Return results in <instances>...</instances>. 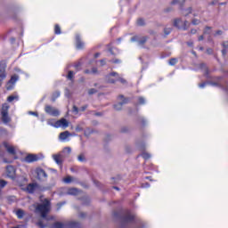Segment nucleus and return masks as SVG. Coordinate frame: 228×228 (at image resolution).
<instances>
[{
  "instance_id": "f3484780",
  "label": "nucleus",
  "mask_w": 228,
  "mask_h": 228,
  "mask_svg": "<svg viewBox=\"0 0 228 228\" xmlns=\"http://www.w3.org/2000/svg\"><path fill=\"white\" fill-rule=\"evenodd\" d=\"M53 158L57 165H63V159L61 157V154L53 155Z\"/></svg>"
},
{
  "instance_id": "37998d69",
  "label": "nucleus",
  "mask_w": 228,
  "mask_h": 228,
  "mask_svg": "<svg viewBox=\"0 0 228 228\" xmlns=\"http://www.w3.org/2000/svg\"><path fill=\"white\" fill-rule=\"evenodd\" d=\"M209 31H211V27H206L205 28V30H204V33H209Z\"/></svg>"
},
{
  "instance_id": "09e8293b",
  "label": "nucleus",
  "mask_w": 228,
  "mask_h": 228,
  "mask_svg": "<svg viewBox=\"0 0 228 228\" xmlns=\"http://www.w3.org/2000/svg\"><path fill=\"white\" fill-rule=\"evenodd\" d=\"M207 53L213 54V49L212 48H208L207 49Z\"/></svg>"
},
{
  "instance_id": "72a5a7b5",
  "label": "nucleus",
  "mask_w": 228,
  "mask_h": 228,
  "mask_svg": "<svg viewBox=\"0 0 228 228\" xmlns=\"http://www.w3.org/2000/svg\"><path fill=\"white\" fill-rule=\"evenodd\" d=\"M94 94H97V90L95 88H91L88 91L89 95H94Z\"/></svg>"
},
{
  "instance_id": "f03ea898",
  "label": "nucleus",
  "mask_w": 228,
  "mask_h": 228,
  "mask_svg": "<svg viewBox=\"0 0 228 228\" xmlns=\"http://www.w3.org/2000/svg\"><path fill=\"white\" fill-rule=\"evenodd\" d=\"M10 110V105L8 103H4L2 105L1 118L4 124H10L12 122V118L8 115V110Z\"/></svg>"
},
{
  "instance_id": "8fccbe9b",
  "label": "nucleus",
  "mask_w": 228,
  "mask_h": 228,
  "mask_svg": "<svg viewBox=\"0 0 228 228\" xmlns=\"http://www.w3.org/2000/svg\"><path fill=\"white\" fill-rule=\"evenodd\" d=\"M141 124L142 126H145V124H147V121L145 120V118H141Z\"/></svg>"
},
{
  "instance_id": "2f4dec72",
  "label": "nucleus",
  "mask_w": 228,
  "mask_h": 228,
  "mask_svg": "<svg viewBox=\"0 0 228 228\" xmlns=\"http://www.w3.org/2000/svg\"><path fill=\"white\" fill-rule=\"evenodd\" d=\"M6 184H8V182H6V180H0V188H4V186H6Z\"/></svg>"
},
{
  "instance_id": "1a4fd4ad",
  "label": "nucleus",
  "mask_w": 228,
  "mask_h": 228,
  "mask_svg": "<svg viewBox=\"0 0 228 228\" xmlns=\"http://www.w3.org/2000/svg\"><path fill=\"white\" fill-rule=\"evenodd\" d=\"M135 216L132 215L129 210L126 211V214L123 216L124 224H131V222H134Z\"/></svg>"
},
{
  "instance_id": "f8f14e48",
  "label": "nucleus",
  "mask_w": 228,
  "mask_h": 228,
  "mask_svg": "<svg viewBox=\"0 0 228 228\" xmlns=\"http://www.w3.org/2000/svg\"><path fill=\"white\" fill-rule=\"evenodd\" d=\"M38 159H40V158L38 157V155L36 154H28L25 157L24 159V162L25 163H35V161H38Z\"/></svg>"
},
{
  "instance_id": "0eeeda50",
  "label": "nucleus",
  "mask_w": 228,
  "mask_h": 228,
  "mask_svg": "<svg viewBox=\"0 0 228 228\" xmlns=\"http://www.w3.org/2000/svg\"><path fill=\"white\" fill-rule=\"evenodd\" d=\"M17 81H19V75H12L7 83V90H13V86L17 83Z\"/></svg>"
},
{
  "instance_id": "c85d7f7f",
  "label": "nucleus",
  "mask_w": 228,
  "mask_h": 228,
  "mask_svg": "<svg viewBox=\"0 0 228 228\" xmlns=\"http://www.w3.org/2000/svg\"><path fill=\"white\" fill-rule=\"evenodd\" d=\"M141 156L143 158V159H151V153L143 152L141 154Z\"/></svg>"
},
{
  "instance_id": "39448f33",
  "label": "nucleus",
  "mask_w": 228,
  "mask_h": 228,
  "mask_svg": "<svg viewBox=\"0 0 228 228\" xmlns=\"http://www.w3.org/2000/svg\"><path fill=\"white\" fill-rule=\"evenodd\" d=\"M117 77H118V72H110L105 77L106 83L115 85V83H117Z\"/></svg>"
},
{
  "instance_id": "bf43d9fd",
  "label": "nucleus",
  "mask_w": 228,
  "mask_h": 228,
  "mask_svg": "<svg viewBox=\"0 0 228 228\" xmlns=\"http://www.w3.org/2000/svg\"><path fill=\"white\" fill-rule=\"evenodd\" d=\"M222 54L223 56H225V54H227V50L225 48L222 50Z\"/></svg>"
},
{
  "instance_id": "4d7b16f0",
  "label": "nucleus",
  "mask_w": 228,
  "mask_h": 228,
  "mask_svg": "<svg viewBox=\"0 0 228 228\" xmlns=\"http://www.w3.org/2000/svg\"><path fill=\"white\" fill-rule=\"evenodd\" d=\"M98 70H97V68H93L92 69V73L93 74H97Z\"/></svg>"
},
{
  "instance_id": "680f3d73",
  "label": "nucleus",
  "mask_w": 228,
  "mask_h": 228,
  "mask_svg": "<svg viewBox=\"0 0 228 228\" xmlns=\"http://www.w3.org/2000/svg\"><path fill=\"white\" fill-rule=\"evenodd\" d=\"M177 3H179V0H173L171 2V4H177Z\"/></svg>"
},
{
  "instance_id": "6ab92c4d",
  "label": "nucleus",
  "mask_w": 228,
  "mask_h": 228,
  "mask_svg": "<svg viewBox=\"0 0 228 228\" xmlns=\"http://www.w3.org/2000/svg\"><path fill=\"white\" fill-rule=\"evenodd\" d=\"M25 212L22 209H18L16 211V216L19 218V220H22L24 218Z\"/></svg>"
},
{
  "instance_id": "a18cd8bd",
  "label": "nucleus",
  "mask_w": 228,
  "mask_h": 228,
  "mask_svg": "<svg viewBox=\"0 0 228 228\" xmlns=\"http://www.w3.org/2000/svg\"><path fill=\"white\" fill-rule=\"evenodd\" d=\"M86 108H88V105H84L80 108V111H86Z\"/></svg>"
},
{
  "instance_id": "cd10ccee",
  "label": "nucleus",
  "mask_w": 228,
  "mask_h": 228,
  "mask_svg": "<svg viewBox=\"0 0 228 228\" xmlns=\"http://www.w3.org/2000/svg\"><path fill=\"white\" fill-rule=\"evenodd\" d=\"M63 182L66 184H70V183H72V176H66L65 178H63Z\"/></svg>"
},
{
  "instance_id": "9d476101",
  "label": "nucleus",
  "mask_w": 228,
  "mask_h": 228,
  "mask_svg": "<svg viewBox=\"0 0 228 228\" xmlns=\"http://www.w3.org/2000/svg\"><path fill=\"white\" fill-rule=\"evenodd\" d=\"M6 175L7 177H10V179H15L16 169L13 166L6 167Z\"/></svg>"
},
{
  "instance_id": "ddd939ff",
  "label": "nucleus",
  "mask_w": 228,
  "mask_h": 228,
  "mask_svg": "<svg viewBox=\"0 0 228 228\" xmlns=\"http://www.w3.org/2000/svg\"><path fill=\"white\" fill-rule=\"evenodd\" d=\"M54 127H69V121L65 118H61L54 123Z\"/></svg>"
},
{
  "instance_id": "a878e982",
  "label": "nucleus",
  "mask_w": 228,
  "mask_h": 228,
  "mask_svg": "<svg viewBox=\"0 0 228 228\" xmlns=\"http://www.w3.org/2000/svg\"><path fill=\"white\" fill-rule=\"evenodd\" d=\"M177 58H171L168 61L169 65H171L172 67H174V65L177 64Z\"/></svg>"
},
{
  "instance_id": "e2e57ef3",
  "label": "nucleus",
  "mask_w": 228,
  "mask_h": 228,
  "mask_svg": "<svg viewBox=\"0 0 228 228\" xmlns=\"http://www.w3.org/2000/svg\"><path fill=\"white\" fill-rule=\"evenodd\" d=\"M79 216H80V218H85V216H86V214H85V213H80Z\"/></svg>"
},
{
  "instance_id": "f257e3e1",
  "label": "nucleus",
  "mask_w": 228,
  "mask_h": 228,
  "mask_svg": "<svg viewBox=\"0 0 228 228\" xmlns=\"http://www.w3.org/2000/svg\"><path fill=\"white\" fill-rule=\"evenodd\" d=\"M36 209L41 214L42 218H47V214L51 210V201L45 199L44 203L37 205Z\"/></svg>"
},
{
  "instance_id": "20e7f679",
  "label": "nucleus",
  "mask_w": 228,
  "mask_h": 228,
  "mask_svg": "<svg viewBox=\"0 0 228 228\" xmlns=\"http://www.w3.org/2000/svg\"><path fill=\"white\" fill-rule=\"evenodd\" d=\"M118 99H120L122 101V102L114 104V110H116V111H120V110H122L124 104H127L130 100H129V98H126L123 94L118 95Z\"/></svg>"
},
{
  "instance_id": "864d4df0",
  "label": "nucleus",
  "mask_w": 228,
  "mask_h": 228,
  "mask_svg": "<svg viewBox=\"0 0 228 228\" xmlns=\"http://www.w3.org/2000/svg\"><path fill=\"white\" fill-rule=\"evenodd\" d=\"M102 67H103V65H106V60L102 59L100 61Z\"/></svg>"
},
{
  "instance_id": "603ef678",
  "label": "nucleus",
  "mask_w": 228,
  "mask_h": 228,
  "mask_svg": "<svg viewBox=\"0 0 228 228\" xmlns=\"http://www.w3.org/2000/svg\"><path fill=\"white\" fill-rule=\"evenodd\" d=\"M109 53H110V54L112 55H115V53L113 52V47L109 48Z\"/></svg>"
},
{
  "instance_id": "6e6552de",
  "label": "nucleus",
  "mask_w": 228,
  "mask_h": 228,
  "mask_svg": "<svg viewBox=\"0 0 228 228\" xmlns=\"http://www.w3.org/2000/svg\"><path fill=\"white\" fill-rule=\"evenodd\" d=\"M36 174L39 181H44V179H47V173H45V170H44L42 167H37Z\"/></svg>"
},
{
  "instance_id": "de8ad7c7",
  "label": "nucleus",
  "mask_w": 228,
  "mask_h": 228,
  "mask_svg": "<svg viewBox=\"0 0 228 228\" xmlns=\"http://www.w3.org/2000/svg\"><path fill=\"white\" fill-rule=\"evenodd\" d=\"M207 83L203 82L201 84L199 85L200 88H205L206 87Z\"/></svg>"
},
{
  "instance_id": "a211bd4d",
  "label": "nucleus",
  "mask_w": 228,
  "mask_h": 228,
  "mask_svg": "<svg viewBox=\"0 0 228 228\" xmlns=\"http://www.w3.org/2000/svg\"><path fill=\"white\" fill-rule=\"evenodd\" d=\"M69 136H71L70 132H69V131H64V132H61V133L60 134L59 138H60L61 140H67V138H69Z\"/></svg>"
},
{
  "instance_id": "052dcab7",
  "label": "nucleus",
  "mask_w": 228,
  "mask_h": 228,
  "mask_svg": "<svg viewBox=\"0 0 228 228\" xmlns=\"http://www.w3.org/2000/svg\"><path fill=\"white\" fill-rule=\"evenodd\" d=\"M121 133H127V127H123L121 129Z\"/></svg>"
},
{
  "instance_id": "393cba45",
  "label": "nucleus",
  "mask_w": 228,
  "mask_h": 228,
  "mask_svg": "<svg viewBox=\"0 0 228 228\" xmlns=\"http://www.w3.org/2000/svg\"><path fill=\"white\" fill-rule=\"evenodd\" d=\"M117 81H119V83H122V85H126V83H127V81H126L125 78L120 77V76L118 75V77H117V78H116V82H117Z\"/></svg>"
},
{
  "instance_id": "774afa93",
  "label": "nucleus",
  "mask_w": 228,
  "mask_h": 228,
  "mask_svg": "<svg viewBox=\"0 0 228 228\" xmlns=\"http://www.w3.org/2000/svg\"><path fill=\"white\" fill-rule=\"evenodd\" d=\"M84 72H85V74H90L91 73V71L89 69H86Z\"/></svg>"
},
{
  "instance_id": "0e129e2a",
  "label": "nucleus",
  "mask_w": 228,
  "mask_h": 228,
  "mask_svg": "<svg viewBox=\"0 0 228 228\" xmlns=\"http://www.w3.org/2000/svg\"><path fill=\"white\" fill-rule=\"evenodd\" d=\"M199 42H201V40H204V36H200L198 37Z\"/></svg>"
},
{
  "instance_id": "79ce46f5",
  "label": "nucleus",
  "mask_w": 228,
  "mask_h": 228,
  "mask_svg": "<svg viewBox=\"0 0 228 228\" xmlns=\"http://www.w3.org/2000/svg\"><path fill=\"white\" fill-rule=\"evenodd\" d=\"M73 111H74L75 113H79V108H77V106L74 105V106H73Z\"/></svg>"
},
{
  "instance_id": "3c124183",
  "label": "nucleus",
  "mask_w": 228,
  "mask_h": 228,
  "mask_svg": "<svg viewBox=\"0 0 228 228\" xmlns=\"http://www.w3.org/2000/svg\"><path fill=\"white\" fill-rule=\"evenodd\" d=\"M191 35H196L197 34V29H195V28H192V29H191Z\"/></svg>"
},
{
  "instance_id": "e433bc0d",
  "label": "nucleus",
  "mask_w": 228,
  "mask_h": 228,
  "mask_svg": "<svg viewBox=\"0 0 228 228\" xmlns=\"http://www.w3.org/2000/svg\"><path fill=\"white\" fill-rule=\"evenodd\" d=\"M15 99H16L15 96L10 95V96H8L7 101H8V102H13V101H15Z\"/></svg>"
},
{
  "instance_id": "c756f323",
  "label": "nucleus",
  "mask_w": 228,
  "mask_h": 228,
  "mask_svg": "<svg viewBox=\"0 0 228 228\" xmlns=\"http://www.w3.org/2000/svg\"><path fill=\"white\" fill-rule=\"evenodd\" d=\"M137 26H145V20L139 18L137 20Z\"/></svg>"
},
{
  "instance_id": "49530a36",
  "label": "nucleus",
  "mask_w": 228,
  "mask_h": 228,
  "mask_svg": "<svg viewBox=\"0 0 228 228\" xmlns=\"http://www.w3.org/2000/svg\"><path fill=\"white\" fill-rule=\"evenodd\" d=\"M223 47H224V49H228V41L223 43Z\"/></svg>"
},
{
  "instance_id": "5701e85b",
  "label": "nucleus",
  "mask_w": 228,
  "mask_h": 228,
  "mask_svg": "<svg viewBox=\"0 0 228 228\" xmlns=\"http://www.w3.org/2000/svg\"><path fill=\"white\" fill-rule=\"evenodd\" d=\"M149 40L148 37H142L139 41L138 44L139 45H144V44Z\"/></svg>"
},
{
  "instance_id": "c03bdc74",
  "label": "nucleus",
  "mask_w": 228,
  "mask_h": 228,
  "mask_svg": "<svg viewBox=\"0 0 228 228\" xmlns=\"http://www.w3.org/2000/svg\"><path fill=\"white\" fill-rule=\"evenodd\" d=\"M28 113L29 115H34V117H38V112L29 111Z\"/></svg>"
},
{
  "instance_id": "dca6fc26",
  "label": "nucleus",
  "mask_w": 228,
  "mask_h": 228,
  "mask_svg": "<svg viewBox=\"0 0 228 228\" xmlns=\"http://www.w3.org/2000/svg\"><path fill=\"white\" fill-rule=\"evenodd\" d=\"M37 186H38V184L37 183H28L27 185V191H28V193H35V190H37Z\"/></svg>"
},
{
  "instance_id": "9b49d317",
  "label": "nucleus",
  "mask_w": 228,
  "mask_h": 228,
  "mask_svg": "<svg viewBox=\"0 0 228 228\" xmlns=\"http://www.w3.org/2000/svg\"><path fill=\"white\" fill-rule=\"evenodd\" d=\"M3 146L4 147V149H6L8 154H11L12 156H15V154H17V151H15V147L10 145L8 142H4Z\"/></svg>"
},
{
  "instance_id": "2eb2a0df",
  "label": "nucleus",
  "mask_w": 228,
  "mask_h": 228,
  "mask_svg": "<svg viewBox=\"0 0 228 228\" xmlns=\"http://www.w3.org/2000/svg\"><path fill=\"white\" fill-rule=\"evenodd\" d=\"M77 49H85V43L81 40V36L75 37Z\"/></svg>"
},
{
  "instance_id": "473e14b6",
  "label": "nucleus",
  "mask_w": 228,
  "mask_h": 228,
  "mask_svg": "<svg viewBox=\"0 0 228 228\" xmlns=\"http://www.w3.org/2000/svg\"><path fill=\"white\" fill-rule=\"evenodd\" d=\"M74 68L76 69L77 72H79V70H81V62L75 64Z\"/></svg>"
},
{
  "instance_id": "5fc2aeb1",
  "label": "nucleus",
  "mask_w": 228,
  "mask_h": 228,
  "mask_svg": "<svg viewBox=\"0 0 228 228\" xmlns=\"http://www.w3.org/2000/svg\"><path fill=\"white\" fill-rule=\"evenodd\" d=\"M65 151H67V152H68L69 154H70V152H72V150L70 149V147H66V148H65Z\"/></svg>"
},
{
  "instance_id": "7ed1b4c3",
  "label": "nucleus",
  "mask_w": 228,
  "mask_h": 228,
  "mask_svg": "<svg viewBox=\"0 0 228 228\" xmlns=\"http://www.w3.org/2000/svg\"><path fill=\"white\" fill-rule=\"evenodd\" d=\"M174 26L175 28H177L178 29H183V31H186L190 28V24H188V21H184L183 23V20L177 18L174 20Z\"/></svg>"
},
{
  "instance_id": "69168bd1",
  "label": "nucleus",
  "mask_w": 228,
  "mask_h": 228,
  "mask_svg": "<svg viewBox=\"0 0 228 228\" xmlns=\"http://www.w3.org/2000/svg\"><path fill=\"white\" fill-rule=\"evenodd\" d=\"M100 56H101V53H94V58H99Z\"/></svg>"
},
{
  "instance_id": "bb28decb",
  "label": "nucleus",
  "mask_w": 228,
  "mask_h": 228,
  "mask_svg": "<svg viewBox=\"0 0 228 228\" xmlns=\"http://www.w3.org/2000/svg\"><path fill=\"white\" fill-rule=\"evenodd\" d=\"M67 77L69 79V81H74V71L69 70V71L68 72Z\"/></svg>"
},
{
  "instance_id": "6e6d98bb",
  "label": "nucleus",
  "mask_w": 228,
  "mask_h": 228,
  "mask_svg": "<svg viewBox=\"0 0 228 228\" xmlns=\"http://www.w3.org/2000/svg\"><path fill=\"white\" fill-rule=\"evenodd\" d=\"M112 63H115V64L120 63V60L119 59H115V60L112 61Z\"/></svg>"
},
{
  "instance_id": "338daca9",
  "label": "nucleus",
  "mask_w": 228,
  "mask_h": 228,
  "mask_svg": "<svg viewBox=\"0 0 228 228\" xmlns=\"http://www.w3.org/2000/svg\"><path fill=\"white\" fill-rule=\"evenodd\" d=\"M63 204L65 203H58L57 206H58V209H60L61 208V206H63Z\"/></svg>"
},
{
  "instance_id": "58836bf2",
  "label": "nucleus",
  "mask_w": 228,
  "mask_h": 228,
  "mask_svg": "<svg viewBox=\"0 0 228 228\" xmlns=\"http://www.w3.org/2000/svg\"><path fill=\"white\" fill-rule=\"evenodd\" d=\"M75 131L77 133H81V131H83V127H81V126H76Z\"/></svg>"
},
{
  "instance_id": "b1692460",
  "label": "nucleus",
  "mask_w": 228,
  "mask_h": 228,
  "mask_svg": "<svg viewBox=\"0 0 228 228\" xmlns=\"http://www.w3.org/2000/svg\"><path fill=\"white\" fill-rule=\"evenodd\" d=\"M65 225L62 223L56 222L53 224L52 228H64Z\"/></svg>"
},
{
  "instance_id": "4c0bfd02",
  "label": "nucleus",
  "mask_w": 228,
  "mask_h": 228,
  "mask_svg": "<svg viewBox=\"0 0 228 228\" xmlns=\"http://www.w3.org/2000/svg\"><path fill=\"white\" fill-rule=\"evenodd\" d=\"M77 159L78 161H81V162L85 161L86 160L85 155L83 154L78 155Z\"/></svg>"
},
{
  "instance_id": "a19ab883",
  "label": "nucleus",
  "mask_w": 228,
  "mask_h": 228,
  "mask_svg": "<svg viewBox=\"0 0 228 228\" xmlns=\"http://www.w3.org/2000/svg\"><path fill=\"white\" fill-rule=\"evenodd\" d=\"M37 225H38V227H40V228H45V224H44V223H43L42 221H39V222L37 223Z\"/></svg>"
},
{
  "instance_id": "423d86ee",
  "label": "nucleus",
  "mask_w": 228,
  "mask_h": 228,
  "mask_svg": "<svg viewBox=\"0 0 228 228\" xmlns=\"http://www.w3.org/2000/svg\"><path fill=\"white\" fill-rule=\"evenodd\" d=\"M45 113L51 115L52 117H58L60 115V111L51 105H46L45 108Z\"/></svg>"
},
{
  "instance_id": "c9c22d12",
  "label": "nucleus",
  "mask_w": 228,
  "mask_h": 228,
  "mask_svg": "<svg viewBox=\"0 0 228 228\" xmlns=\"http://www.w3.org/2000/svg\"><path fill=\"white\" fill-rule=\"evenodd\" d=\"M138 102L139 104H145V98H143L142 96H140L138 98Z\"/></svg>"
},
{
  "instance_id": "4468645a",
  "label": "nucleus",
  "mask_w": 228,
  "mask_h": 228,
  "mask_svg": "<svg viewBox=\"0 0 228 228\" xmlns=\"http://www.w3.org/2000/svg\"><path fill=\"white\" fill-rule=\"evenodd\" d=\"M0 79H6V63L0 62Z\"/></svg>"
},
{
  "instance_id": "412c9836",
  "label": "nucleus",
  "mask_w": 228,
  "mask_h": 228,
  "mask_svg": "<svg viewBox=\"0 0 228 228\" xmlns=\"http://www.w3.org/2000/svg\"><path fill=\"white\" fill-rule=\"evenodd\" d=\"M69 195H77L79 193V190L76 188H70L68 190Z\"/></svg>"
},
{
  "instance_id": "aec40b11",
  "label": "nucleus",
  "mask_w": 228,
  "mask_h": 228,
  "mask_svg": "<svg viewBox=\"0 0 228 228\" xmlns=\"http://www.w3.org/2000/svg\"><path fill=\"white\" fill-rule=\"evenodd\" d=\"M67 225H68L69 228H79V227H80L79 223H78V222H74V221L68 223Z\"/></svg>"
},
{
  "instance_id": "4be33fe9",
  "label": "nucleus",
  "mask_w": 228,
  "mask_h": 228,
  "mask_svg": "<svg viewBox=\"0 0 228 228\" xmlns=\"http://www.w3.org/2000/svg\"><path fill=\"white\" fill-rule=\"evenodd\" d=\"M54 33H55V35H61V28L60 27V25L55 24Z\"/></svg>"
},
{
  "instance_id": "13d9d810",
  "label": "nucleus",
  "mask_w": 228,
  "mask_h": 228,
  "mask_svg": "<svg viewBox=\"0 0 228 228\" xmlns=\"http://www.w3.org/2000/svg\"><path fill=\"white\" fill-rule=\"evenodd\" d=\"M222 30H217L216 31L215 37L218 36V35H222Z\"/></svg>"
},
{
  "instance_id": "7c9ffc66",
  "label": "nucleus",
  "mask_w": 228,
  "mask_h": 228,
  "mask_svg": "<svg viewBox=\"0 0 228 228\" xmlns=\"http://www.w3.org/2000/svg\"><path fill=\"white\" fill-rule=\"evenodd\" d=\"M170 33H172V28H164V34L166 36L170 35Z\"/></svg>"
},
{
  "instance_id": "f704fd0d",
  "label": "nucleus",
  "mask_w": 228,
  "mask_h": 228,
  "mask_svg": "<svg viewBox=\"0 0 228 228\" xmlns=\"http://www.w3.org/2000/svg\"><path fill=\"white\" fill-rule=\"evenodd\" d=\"M191 24H193V26H198V24H200V20L193 19Z\"/></svg>"
},
{
  "instance_id": "ea45409f",
  "label": "nucleus",
  "mask_w": 228,
  "mask_h": 228,
  "mask_svg": "<svg viewBox=\"0 0 228 228\" xmlns=\"http://www.w3.org/2000/svg\"><path fill=\"white\" fill-rule=\"evenodd\" d=\"M151 183H142V188H150Z\"/></svg>"
}]
</instances>
